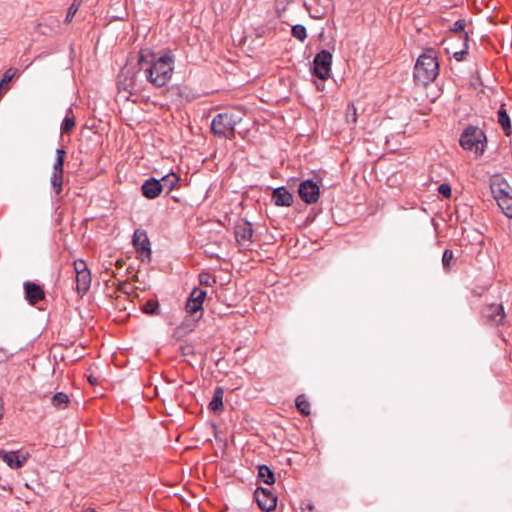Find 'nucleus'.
<instances>
[{
    "label": "nucleus",
    "mask_w": 512,
    "mask_h": 512,
    "mask_svg": "<svg viewBox=\"0 0 512 512\" xmlns=\"http://www.w3.org/2000/svg\"><path fill=\"white\" fill-rule=\"evenodd\" d=\"M138 64L145 79L152 86L162 88L166 86L172 78L175 58L172 54L165 53L159 56L152 54L150 59H146L144 54L140 53Z\"/></svg>",
    "instance_id": "nucleus-1"
},
{
    "label": "nucleus",
    "mask_w": 512,
    "mask_h": 512,
    "mask_svg": "<svg viewBox=\"0 0 512 512\" xmlns=\"http://www.w3.org/2000/svg\"><path fill=\"white\" fill-rule=\"evenodd\" d=\"M439 74V64L434 50L422 53L414 66V80L418 85L427 86Z\"/></svg>",
    "instance_id": "nucleus-2"
},
{
    "label": "nucleus",
    "mask_w": 512,
    "mask_h": 512,
    "mask_svg": "<svg viewBox=\"0 0 512 512\" xmlns=\"http://www.w3.org/2000/svg\"><path fill=\"white\" fill-rule=\"evenodd\" d=\"M459 144L462 149L473 153L475 158H479L487 148V137L478 126L468 125L460 135Z\"/></svg>",
    "instance_id": "nucleus-3"
},
{
    "label": "nucleus",
    "mask_w": 512,
    "mask_h": 512,
    "mask_svg": "<svg viewBox=\"0 0 512 512\" xmlns=\"http://www.w3.org/2000/svg\"><path fill=\"white\" fill-rule=\"evenodd\" d=\"M240 121L241 117L233 113H219L211 122V131L218 137L233 139L235 137V127Z\"/></svg>",
    "instance_id": "nucleus-4"
},
{
    "label": "nucleus",
    "mask_w": 512,
    "mask_h": 512,
    "mask_svg": "<svg viewBox=\"0 0 512 512\" xmlns=\"http://www.w3.org/2000/svg\"><path fill=\"white\" fill-rule=\"evenodd\" d=\"M74 271L76 274V290L78 294L84 295L91 286V273L85 261L80 259L74 261Z\"/></svg>",
    "instance_id": "nucleus-5"
},
{
    "label": "nucleus",
    "mask_w": 512,
    "mask_h": 512,
    "mask_svg": "<svg viewBox=\"0 0 512 512\" xmlns=\"http://www.w3.org/2000/svg\"><path fill=\"white\" fill-rule=\"evenodd\" d=\"M482 318L490 326L498 327L504 325L506 313L503 305L495 303L487 305L482 311Z\"/></svg>",
    "instance_id": "nucleus-6"
},
{
    "label": "nucleus",
    "mask_w": 512,
    "mask_h": 512,
    "mask_svg": "<svg viewBox=\"0 0 512 512\" xmlns=\"http://www.w3.org/2000/svg\"><path fill=\"white\" fill-rule=\"evenodd\" d=\"M253 233L252 225L248 221H240L235 225L234 235L238 245L242 248H249Z\"/></svg>",
    "instance_id": "nucleus-7"
},
{
    "label": "nucleus",
    "mask_w": 512,
    "mask_h": 512,
    "mask_svg": "<svg viewBox=\"0 0 512 512\" xmlns=\"http://www.w3.org/2000/svg\"><path fill=\"white\" fill-rule=\"evenodd\" d=\"M254 497L261 510L269 512L276 508L277 497L269 489L258 487Z\"/></svg>",
    "instance_id": "nucleus-8"
},
{
    "label": "nucleus",
    "mask_w": 512,
    "mask_h": 512,
    "mask_svg": "<svg viewBox=\"0 0 512 512\" xmlns=\"http://www.w3.org/2000/svg\"><path fill=\"white\" fill-rule=\"evenodd\" d=\"M133 246L135 247L136 252L150 259L151 257V247L150 241L147 236V233L143 229H136L133 234Z\"/></svg>",
    "instance_id": "nucleus-9"
},
{
    "label": "nucleus",
    "mask_w": 512,
    "mask_h": 512,
    "mask_svg": "<svg viewBox=\"0 0 512 512\" xmlns=\"http://www.w3.org/2000/svg\"><path fill=\"white\" fill-rule=\"evenodd\" d=\"M490 188L498 205L502 203V200H505V198L511 195V188L507 181L502 177H493L490 183Z\"/></svg>",
    "instance_id": "nucleus-10"
},
{
    "label": "nucleus",
    "mask_w": 512,
    "mask_h": 512,
    "mask_svg": "<svg viewBox=\"0 0 512 512\" xmlns=\"http://www.w3.org/2000/svg\"><path fill=\"white\" fill-rule=\"evenodd\" d=\"M298 193L304 202L314 203L320 195V187L312 180H306L299 185Z\"/></svg>",
    "instance_id": "nucleus-11"
},
{
    "label": "nucleus",
    "mask_w": 512,
    "mask_h": 512,
    "mask_svg": "<svg viewBox=\"0 0 512 512\" xmlns=\"http://www.w3.org/2000/svg\"><path fill=\"white\" fill-rule=\"evenodd\" d=\"M0 459L4 461L10 468L18 469L21 468L28 459V454L20 455L19 452L5 451L0 449Z\"/></svg>",
    "instance_id": "nucleus-12"
},
{
    "label": "nucleus",
    "mask_w": 512,
    "mask_h": 512,
    "mask_svg": "<svg viewBox=\"0 0 512 512\" xmlns=\"http://www.w3.org/2000/svg\"><path fill=\"white\" fill-rule=\"evenodd\" d=\"M141 191L144 197L148 199H155L160 195L163 189L159 180L155 178H149L142 184Z\"/></svg>",
    "instance_id": "nucleus-13"
},
{
    "label": "nucleus",
    "mask_w": 512,
    "mask_h": 512,
    "mask_svg": "<svg viewBox=\"0 0 512 512\" xmlns=\"http://www.w3.org/2000/svg\"><path fill=\"white\" fill-rule=\"evenodd\" d=\"M24 289L26 299L32 305H35L39 301L43 300L45 297L43 289L38 284L32 282H25Z\"/></svg>",
    "instance_id": "nucleus-14"
},
{
    "label": "nucleus",
    "mask_w": 512,
    "mask_h": 512,
    "mask_svg": "<svg viewBox=\"0 0 512 512\" xmlns=\"http://www.w3.org/2000/svg\"><path fill=\"white\" fill-rule=\"evenodd\" d=\"M272 200L277 206L288 207L293 203V196L285 187H278L272 193Z\"/></svg>",
    "instance_id": "nucleus-15"
},
{
    "label": "nucleus",
    "mask_w": 512,
    "mask_h": 512,
    "mask_svg": "<svg viewBox=\"0 0 512 512\" xmlns=\"http://www.w3.org/2000/svg\"><path fill=\"white\" fill-rule=\"evenodd\" d=\"M64 172H52L50 183L55 195L61 197L63 190Z\"/></svg>",
    "instance_id": "nucleus-16"
},
{
    "label": "nucleus",
    "mask_w": 512,
    "mask_h": 512,
    "mask_svg": "<svg viewBox=\"0 0 512 512\" xmlns=\"http://www.w3.org/2000/svg\"><path fill=\"white\" fill-rule=\"evenodd\" d=\"M223 389L221 387H217L214 391V395L212 400L210 401L208 408L211 411H221L223 408Z\"/></svg>",
    "instance_id": "nucleus-17"
},
{
    "label": "nucleus",
    "mask_w": 512,
    "mask_h": 512,
    "mask_svg": "<svg viewBox=\"0 0 512 512\" xmlns=\"http://www.w3.org/2000/svg\"><path fill=\"white\" fill-rule=\"evenodd\" d=\"M180 178L175 173H169L162 177L160 184L162 185V189H166L167 193L171 192L178 184Z\"/></svg>",
    "instance_id": "nucleus-18"
},
{
    "label": "nucleus",
    "mask_w": 512,
    "mask_h": 512,
    "mask_svg": "<svg viewBox=\"0 0 512 512\" xmlns=\"http://www.w3.org/2000/svg\"><path fill=\"white\" fill-rule=\"evenodd\" d=\"M357 109L354 106L353 103H349L347 105L346 111H345V123L350 129H354L357 123Z\"/></svg>",
    "instance_id": "nucleus-19"
},
{
    "label": "nucleus",
    "mask_w": 512,
    "mask_h": 512,
    "mask_svg": "<svg viewBox=\"0 0 512 512\" xmlns=\"http://www.w3.org/2000/svg\"><path fill=\"white\" fill-rule=\"evenodd\" d=\"M497 118H498V123L501 125L505 134L510 135L511 130H512L511 122H510V118L503 106L498 110Z\"/></svg>",
    "instance_id": "nucleus-20"
},
{
    "label": "nucleus",
    "mask_w": 512,
    "mask_h": 512,
    "mask_svg": "<svg viewBox=\"0 0 512 512\" xmlns=\"http://www.w3.org/2000/svg\"><path fill=\"white\" fill-rule=\"evenodd\" d=\"M332 55L327 50L322 49V81L330 77Z\"/></svg>",
    "instance_id": "nucleus-21"
},
{
    "label": "nucleus",
    "mask_w": 512,
    "mask_h": 512,
    "mask_svg": "<svg viewBox=\"0 0 512 512\" xmlns=\"http://www.w3.org/2000/svg\"><path fill=\"white\" fill-rule=\"evenodd\" d=\"M258 478L268 485H271L275 482L274 473L266 465H260L258 467Z\"/></svg>",
    "instance_id": "nucleus-22"
},
{
    "label": "nucleus",
    "mask_w": 512,
    "mask_h": 512,
    "mask_svg": "<svg viewBox=\"0 0 512 512\" xmlns=\"http://www.w3.org/2000/svg\"><path fill=\"white\" fill-rule=\"evenodd\" d=\"M51 403L54 407L63 409L68 406L69 397L67 394H65L63 392H58L52 396Z\"/></svg>",
    "instance_id": "nucleus-23"
},
{
    "label": "nucleus",
    "mask_w": 512,
    "mask_h": 512,
    "mask_svg": "<svg viewBox=\"0 0 512 512\" xmlns=\"http://www.w3.org/2000/svg\"><path fill=\"white\" fill-rule=\"evenodd\" d=\"M75 127V118L72 115V109L69 108L67 115L65 116L62 125H61V133H70Z\"/></svg>",
    "instance_id": "nucleus-24"
},
{
    "label": "nucleus",
    "mask_w": 512,
    "mask_h": 512,
    "mask_svg": "<svg viewBox=\"0 0 512 512\" xmlns=\"http://www.w3.org/2000/svg\"><path fill=\"white\" fill-rule=\"evenodd\" d=\"M66 158V151L64 149L56 150V159L53 164L52 172H64V162Z\"/></svg>",
    "instance_id": "nucleus-25"
},
{
    "label": "nucleus",
    "mask_w": 512,
    "mask_h": 512,
    "mask_svg": "<svg viewBox=\"0 0 512 512\" xmlns=\"http://www.w3.org/2000/svg\"><path fill=\"white\" fill-rule=\"evenodd\" d=\"M465 26H466L465 20L459 19L453 24L451 31H453L455 33H460V38H462L466 42L468 40V34H467V32H465ZM465 47L467 48L466 43H465Z\"/></svg>",
    "instance_id": "nucleus-26"
},
{
    "label": "nucleus",
    "mask_w": 512,
    "mask_h": 512,
    "mask_svg": "<svg viewBox=\"0 0 512 512\" xmlns=\"http://www.w3.org/2000/svg\"><path fill=\"white\" fill-rule=\"evenodd\" d=\"M296 407L303 415L310 414V403L306 399L305 395H299L296 398Z\"/></svg>",
    "instance_id": "nucleus-27"
},
{
    "label": "nucleus",
    "mask_w": 512,
    "mask_h": 512,
    "mask_svg": "<svg viewBox=\"0 0 512 512\" xmlns=\"http://www.w3.org/2000/svg\"><path fill=\"white\" fill-rule=\"evenodd\" d=\"M143 312L149 315H158L159 314V303L157 300L150 299L148 300L142 308Z\"/></svg>",
    "instance_id": "nucleus-28"
},
{
    "label": "nucleus",
    "mask_w": 512,
    "mask_h": 512,
    "mask_svg": "<svg viewBox=\"0 0 512 512\" xmlns=\"http://www.w3.org/2000/svg\"><path fill=\"white\" fill-rule=\"evenodd\" d=\"M84 0H73L72 4L70 5V7L68 8V11H67V14H66V17H65V20L64 22L65 23H70L73 19V17L75 16V14L77 13V11L79 10L81 4L83 3Z\"/></svg>",
    "instance_id": "nucleus-29"
},
{
    "label": "nucleus",
    "mask_w": 512,
    "mask_h": 512,
    "mask_svg": "<svg viewBox=\"0 0 512 512\" xmlns=\"http://www.w3.org/2000/svg\"><path fill=\"white\" fill-rule=\"evenodd\" d=\"M498 206L507 217L512 218V194L502 200V203Z\"/></svg>",
    "instance_id": "nucleus-30"
},
{
    "label": "nucleus",
    "mask_w": 512,
    "mask_h": 512,
    "mask_svg": "<svg viewBox=\"0 0 512 512\" xmlns=\"http://www.w3.org/2000/svg\"><path fill=\"white\" fill-rule=\"evenodd\" d=\"M185 308H186L187 313L193 315L196 312L202 310V305L200 304L199 301H196V300L192 299L191 297H189Z\"/></svg>",
    "instance_id": "nucleus-31"
},
{
    "label": "nucleus",
    "mask_w": 512,
    "mask_h": 512,
    "mask_svg": "<svg viewBox=\"0 0 512 512\" xmlns=\"http://www.w3.org/2000/svg\"><path fill=\"white\" fill-rule=\"evenodd\" d=\"M454 259V253L450 249H445L442 256L443 268L446 271L450 270L451 262Z\"/></svg>",
    "instance_id": "nucleus-32"
},
{
    "label": "nucleus",
    "mask_w": 512,
    "mask_h": 512,
    "mask_svg": "<svg viewBox=\"0 0 512 512\" xmlns=\"http://www.w3.org/2000/svg\"><path fill=\"white\" fill-rule=\"evenodd\" d=\"M291 32L293 37L299 39L300 41H303L306 38V29L302 25H294Z\"/></svg>",
    "instance_id": "nucleus-33"
},
{
    "label": "nucleus",
    "mask_w": 512,
    "mask_h": 512,
    "mask_svg": "<svg viewBox=\"0 0 512 512\" xmlns=\"http://www.w3.org/2000/svg\"><path fill=\"white\" fill-rule=\"evenodd\" d=\"M206 294H207L206 291L199 289V288H194L192 290V292L190 293L189 297H191L192 299H194L196 301H199L200 304L203 305Z\"/></svg>",
    "instance_id": "nucleus-34"
},
{
    "label": "nucleus",
    "mask_w": 512,
    "mask_h": 512,
    "mask_svg": "<svg viewBox=\"0 0 512 512\" xmlns=\"http://www.w3.org/2000/svg\"><path fill=\"white\" fill-rule=\"evenodd\" d=\"M313 76L320 79V52L316 53L313 60Z\"/></svg>",
    "instance_id": "nucleus-35"
},
{
    "label": "nucleus",
    "mask_w": 512,
    "mask_h": 512,
    "mask_svg": "<svg viewBox=\"0 0 512 512\" xmlns=\"http://www.w3.org/2000/svg\"><path fill=\"white\" fill-rule=\"evenodd\" d=\"M438 193L441 194L445 198L451 197V187L447 183H443L438 187Z\"/></svg>",
    "instance_id": "nucleus-36"
},
{
    "label": "nucleus",
    "mask_w": 512,
    "mask_h": 512,
    "mask_svg": "<svg viewBox=\"0 0 512 512\" xmlns=\"http://www.w3.org/2000/svg\"><path fill=\"white\" fill-rule=\"evenodd\" d=\"M301 512H312L314 510V505L310 500H303L301 502Z\"/></svg>",
    "instance_id": "nucleus-37"
},
{
    "label": "nucleus",
    "mask_w": 512,
    "mask_h": 512,
    "mask_svg": "<svg viewBox=\"0 0 512 512\" xmlns=\"http://www.w3.org/2000/svg\"><path fill=\"white\" fill-rule=\"evenodd\" d=\"M13 354V352L9 353L5 348H0V362L6 361Z\"/></svg>",
    "instance_id": "nucleus-38"
},
{
    "label": "nucleus",
    "mask_w": 512,
    "mask_h": 512,
    "mask_svg": "<svg viewBox=\"0 0 512 512\" xmlns=\"http://www.w3.org/2000/svg\"><path fill=\"white\" fill-rule=\"evenodd\" d=\"M467 54L466 50H462L459 52L454 53V57L457 61H462L464 59V56Z\"/></svg>",
    "instance_id": "nucleus-39"
},
{
    "label": "nucleus",
    "mask_w": 512,
    "mask_h": 512,
    "mask_svg": "<svg viewBox=\"0 0 512 512\" xmlns=\"http://www.w3.org/2000/svg\"><path fill=\"white\" fill-rule=\"evenodd\" d=\"M208 278H209L208 274H200V282L202 284H208Z\"/></svg>",
    "instance_id": "nucleus-40"
},
{
    "label": "nucleus",
    "mask_w": 512,
    "mask_h": 512,
    "mask_svg": "<svg viewBox=\"0 0 512 512\" xmlns=\"http://www.w3.org/2000/svg\"><path fill=\"white\" fill-rule=\"evenodd\" d=\"M88 381H89L92 385H95V384H96V382H97L96 378H94L93 376H89V377H88Z\"/></svg>",
    "instance_id": "nucleus-41"
},
{
    "label": "nucleus",
    "mask_w": 512,
    "mask_h": 512,
    "mask_svg": "<svg viewBox=\"0 0 512 512\" xmlns=\"http://www.w3.org/2000/svg\"><path fill=\"white\" fill-rule=\"evenodd\" d=\"M127 87H130L131 89L134 88V80L131 79L130 83L126 85Z\"/></svg>",
    "instance_id": "nucleus-42"
},
{
    "label": "nucleus",
    "mask_w": 512,
    "mask_h": 512,
    "mask_svg": "<svg viewBox=\"0 0 512 512\" xmlns=\"http://www.w3.org/2000/svg\"><path fill=\"white\" fill-rule=\"evenodd\" d=\"M314 84H316L317 89H319V86H318V84H317V81H316V80L314 81Z\"/></svg>",
    "instance_id": "nucleus-43"
}]
</instances>
